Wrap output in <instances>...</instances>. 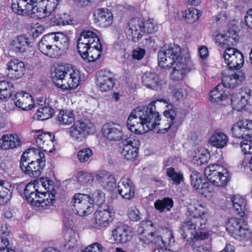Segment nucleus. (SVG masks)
<instances>
[{"instance_id": "nucleus-1", "label": "nucleus", "mask_w": 252, "mask_h": 252, "mask_svg": "<svg viewBox=\"0 0 252 252\" xmlns=\"http://www.w3.org/2000/svg\"><path fill=\"white\" fill-rule=\"evenodd\" d=\"M184 48H167L158 53V65L163 69L171 68L170 77L173 81L184 79L187 69V64L182 57Z\"/></svg>"}, {"instance_id": "nucleus-2", "label": "nucleus", "mask_w": 252, "mask_h": 252, "mask_svg": "<svg viewBox=\"0 0 252 252\" xmlns=\"http://www.w3.org/2000/svg\"><path fill=\"white\" fill-rule=\"evenodd\" d=\"M42 186L45 189L52 188L53 191H39L35 188L34 183H28L24 189V195L27 201L32 205L41 207L43 209H53L55 202V193H53V182L48 178L40 181Z\"/></svg>"}, {"instance_id": "nucleus-3", "label": "nucleus", "mask_w": 252, "mask_h": 252, "mask_svg": "<svg viewBox=\"0 0 252 252\" xmlns=\"http://www.w3.org/2000/svg\"><path fill=\"white\" fill-rule=\"evenodd\" d=\"M51 4L49 0H12L11 7L18 14L40 19L52 13Z\"/></svg>"}, {"instance_id": "nucleus-4", "label": "nucleus", "mask_w": 252, "mask_h": 252, "mask_svg": "<svg viewBox=\"0 0 252 252\" xmlns=\"http://www.w3.org/2000/svg\"><path fill=\"white\" fill-rule=\"evenodd\" d=\"M54 83L63 90L73 89L81 81L79 71L70 64L58 65L52 72Z\"/></svg>"}, {"instance_id": "nucleus-5", "label": "nucleus", "mask_w": 252, "mask_h": 252, "mask_svg": "<svg viewBox=\"0 0 252 252\" xmlns=\"http://www.w3.org/2000/svg\"><path fill=\"white\" fill-rule=\"evenodd\" d=\"M137 116H139L141 120L140 122L142 123L145 127V131L150 130L157 131L159 128L158 127L160 120V116L158 112L156 111L155 102H151L147 107H138L136 109Z\"/></svg>"}, {"instance_id": "nucleus-6", "label": "nucleus", "mask_w": 252, "mask_h": 252, "mask_svg": "<svg viewBox=\"0 0 252 252\" xmlns=\"http://www.w3.org/2000/svg\"><path fill=\"white\" fill-rule=\"evenodd\" d=\"M90 195L84 193H75L71 201V205L73 212L80 217H85L91 214L94 211Z\"/></svg>"}, {"instance_id": "nucleus-7", "label": "nucleus", "mask_w": 252, "mask_h": 252, "mask_svg": "<svg viewBox=\"0 0 252 252\" xmlns=\"http://www.w3.org/2000/svg\"><path fill=\"white\" fill-rule=\"evenodd\" d=\"M204 173L208 181L217 187L225 186L229 181L227 170L219 164H212L206 167Z\"/></svg>"}, {"instance_id": "nucleus-8", "label": "nucleus", "mask_w": 252, "mask_h": 252, "mask_svg": "<svg viewBox=\"0 0 252 252\" xmlns=\"http://www.w3.org/2000/svg\"><path fill=\"white\" fill-rule=\"evenodd\" d=\"M94 131V126L89 120L75 122L68 130L72 140L78 142L84 141L88 134H93Z\"/></svg>"}, {"instance_id": "nucleus-9", "label": "nucleus", "mask_w": 252, "mask_h": 252, "mask_svg": "<svg viewBox=\"0 0 252 252\" xmlns=\"http://www.w3.org/2000/svg\"><path fill=\"white\" fill-rule=\"evenodd\" d=\"M226 229L236 239L243 240L251 237V231L248 225L241 219L231 218L226 223Z\"/></svg>"}, {"instance_id": "nucleus-10", "label": "nucleus", "mask_w": 252, "mask_h": 252, "mask_svg": "<svg viewBox=\"0 0 252 252\" xmlns=\"http://www.w3.org/2000/svg\"><path fill=\"white\" fill-rule=\"evenodd\" d=\"M45 165V161H34L29 158L27 153H23L20 163L21 169L25 174L36 178L41 174V170Z\"/></svg>"}, {"instance_id": "nucleus-11", "label": "nucleus", "mask_w": 252, "mask_h": 252, "mask_svg": "<svg viewBox=\"0 0 252 252\" xmlns=\"http://www.w3.org/2000/svg\"><path fill=\"white\" fill-rule=\"evenodd\" d=\"M202 219L190 218L181 224L180 233L183 237L188 241H193L198 235L197 229H202Z\"/></svg>"}, {"instance_id": "nucleus-12", "label": "nucleus", "mask_w": 252, "mask_h": 252, "mask_svg": "<svg viewBox=\"0 0 252 252\" xmlns=\"http://www.w3.org/2000/svg\"><path fill=\"white\" fill-rule=\"evenodd\" d=\"M223 57L230 69L238 70L243 66L244 56L237 48H226L223 53Z\"/></svg>"}, {"instance_id": "nucleus-13", "label": "nucleus", "mask_w": 252, "mask_h": 252, "mask_svg": "<svg viewBox=\"0 0 252 252\" xmlns=\"http://www.w3.org/2000/svg\"><path fill=\"white\" fill-rule=\"evenodd\" d=\"M96 86L102 92L111 90L114 87L115 75L110 70L103 69L97 73Z\"/></svg>"}, {"instance_id": "nucleus-14", "label": "nucleus", "mask_w": 252, "mask_h": 252, "mask_svg": "<svg viewBox=\"0 0 252 252\" xmlns=\"http://www.w3.org/2000/svg\"><path fill=\"white\" fill-rule=\"evenodd\" d=\"M102 134L108 140L111 141H124L125 138H128L124 135L122 126L117 123H109L105 124L102 127Z\"/></svg>"}, {"instance_id": "nucleus-15", "label": "nucleus", "mask_w": 252, "mask_h": 252, "mask_svg": "<svg viewBox=\"0 0 252 252\" xmlns=\"http://www.w3.org/2000/svg\"><path fill=\"white\" fill-rule=\"evenodd\" d=\"M190 184L194 189L199 193L207 196L211 192L209 183L206 181L202 173L196 171H192L190 175Z\"/></svg>"}, {"instance_id": "nucleus-16", "label": "nucleus", "mask_w": 252, "mask_h": 252, "mask_svg": "<svg viewBox=\"0 0 252 252\" xmlns=\"http://www.w3.org/2000/svg\"><path fill=\"white\" fill-rule=\"evenodd\" d=\"M142 83L146 88L157 92L161 91L166 86L165 81L156 73L146 72L142 76Z\"/></svg>"}, {"instance_id": "nucleus-17", "label": "nucleus", "mask_w": 252, "mask_h": 252, "mask_svg": "<svg viewBox=\"0 0 252 252\" xmlns=\"http://www.w3.org/2000/svg\"><path fill=\"white\" fill-rule=\"evenodd\" d=\"M123 149L121 152L122 156L127 160L133 161L138 156V141L133 137H129L124 139Z\"/></svg>"}, {"instance_id": "nucleus-18", "label": "nucleus", "mask_w": 252, "mask_h": 252, "mask_svg": "<svg viewBox=\"0 0 252 252\" xmlns=\"http://www.w3.org/2000/svg\"><path fill=\"white\" fill-rule=\"evenodd\" d=\"M119 193L126 199H131L134 196L135 187L132 180L128 177L123 178L118 183Z\"/></svg>"}, {"instance_id": "nucleus-19", "label": "nucleus", "mask_w": 252, "mask_h": 252, "mask_svg": "<svg viewBox=\"0 0 252 252\" xmlns=\"http://www.w3.org/2000/svg\"><path fill=\"white\" fill-rule=\"evenodd\" d=\"M93 19L94 24L102 28H105L112 23L113 17L107 9L105 10L103 8H99L94 12Z\"/></svg>"}, {"instance_id": "nucleus-20", "label": "nucleus", "mask_w": 252, "mask_h": 252, "mask_svg": "<svg viewBox=\"0 0 252 252\" xmlns=\"http://www.w3.org/2000/svg\"><path fill=\"white\" fill-rule=\"evenodd\" d=\"M214 40L217 46L224 47H231L235 46L239 41V36L236 32H228L225 34H219L216 36Z\"/></svg>"}, {"instance_id": "nucleus-21", "label": "nucleus", "mask_w": 252, "mask_h": 252, "mask_svg": "<svg viewBox=\"0 0 252 252\" xmlns=\"http://www.w3.org/2000/svg\"><path fill=\"white\" fill-rule=\"evenodd\" d=\"M113 214L108 207L103 209L99 208L94 214L95 223L101 227L108 226L113 220Z\"/></svg>"}, {"instance_id": "nucleus-22", "label": "nucleus", "mask_w": 252, "mask_h": 252, "mask_svg": "<svg viewBox=\"0 0 252 252\" xmlns=\"http://www.w3.org/2000/svg\"><path fill=\"white\" fill-rule=\"evenodd\" d=\"M96 180L103 189L113 190L116 186V180L114 177L106 171H102L95 176Z\"/></svg>"}, {"instance_id": "nucleus-23", "label": "nucleus", "mask_w": 252, "mask_h": 252, "mask_svg": "<svg viewBox=\"0 0 252 252\" xmlns=\"http://www.w3.org/2000/svg\"><path fill=\"white\" fill-rule=\"evenodd\" d=\"M15 104L22 110H31L33 107L32 97L27 93H17L14 95Z\"/></svg>"}, {"instance_id": "nucleus-24", "label": "nucleus", "mask_w": 252, "mask_h": 252, "mask_svg": "<svg viewBox=\"0 0 252 252\" xmlns=\"http://www.w3.org/2000/svg\"><path fill=\"white\" fill-rule=\"evenodd\" d=\"M7 69L12 75L11 77L17 80L24 76L25 65L24 62L17 59L12 60L7 63Z\"/></svg>"}, {"instance_id": "nucleus-25", "label": "nucleus", "mask_w": 252, "mask_h": 252, "mask_svg": "<svg viewBox=\"0 0 252 252\" xmlns=\"http://www.w3.org/2000/svg\"><path fill=\"white\" fill-rule=\"evenodd\" d=\"M58 5L53 7L52 13L54 15L49 19V25L50 26H64L69 25L72 22L70 15L65 12L58 13L57 12Z\"/></svg>"}, {"instance_id": "nucleus-26", "label": "nucleus", "mask_w": 252, "mask_h": 252, "mask_svg": "<svg viewBox=\"0 0 252 252\" xmlns=\"http://www.w3.org/2000/svg\"><path fill=\"white\" fill-rule=\"evenodd\" d=\"M128 26L131 32L132 40L134 42L138 41L141 37V32H143V20L138 17L132 18L129 20Z\"/></svg>"}, {"instance_id": "nucleus-27", "label": "nucleus", "mask_w": 252, "mask_h": 252, "mask_svg": "<svg viewBox=\"0 0 252 252\" xmlns=\"http://www.w3.org/2000/svg\"><path fill=\"white\" fill-rule=\"evenodd\" d=\"M137 113L136 112L135 109H134L131 114L128 118L127 125L128 128L133 132L136 134L142 133V131H145V127L142 123H141V120L139 116H137Z\"/></svg>"}, {"instance_id": "nucleus-28", "label": "nucleus", "mask_w": 252, "mask_h": 252, "mask_svg": "<svg viewBox=\"0 0 252 252\" xmlns=\"http://www.w3.org/2000/svg\"><path fill=\"white\" fill-rule=\"evenodd\" d=\"M128 231L129 229L127 226L120 224L113 230L112 236L116 242L125 243L131 239Z\"/></svg>"}, {"instance_id": "nucleus-29", "label": "nucleus", "mask_w": 252, "mask_h": 252, "mask_svg": "<svg viewBox=\"0 0 252 252\" xmlns=\"http://www.w3.org/2000/svg\"><path fill=\"white\" fill-rule=\"evenodd\" d=\"M12 187L6 180H0V205L7 203L11 199Z\"/></svg>"}, {"instance_id": "nucleus-30", "label": "nucleus", "mask_w": 252, "mask_h": 252, "mask_svg": "<svg viewBox=\"0 0 252 252\" xmlns=\"http://www.w3.org/2000/svg\"><path fill=\"white\" fill-rule=\"evenodd\" d=\"M244 78L243 75H239L236 73L226 75H223L222 77V83L220 85L224 88H234L239 84Z\"/></svg>"}, {"instance_id": "nucleus-31", "label": "nucleus", "mask_w": 252, "mask_h": 252, "mask_svg": "<svg viewBox=\"0 0 252 252\" xmlns=\"http://www.w3.org/2000/svg\"><path fill=\"white\" fill-rule=\"evenodd\" d=\"M21 141L13 134L3 135L0 139V147L5 150L13 149L20 145Z\"/></svg>"}, {"instance_id": "nucleus-32", "label": "nucleus", "mask_w": 252, "mask_h": 252, "mask_svg": "<svg viewBox=\"0 0 252 252\" xmlns=\"http://www.w3.org/2000/svg\"><path fill=\"white\" fill-rule=\"evenodd\" d=\"M250 98V95L248 94L246 96L242 94L233 95L231 98L232 108L237 111H240L245 108Z\"/></svg>"}, {"instance_id": "nucleus-33", "label": "nucleus", "mask_w": 252, "mask_h": 252, "mask_svg": "<svg viewBox=\"0 0 252 252\" xmlns=\"http://www.w3.org/2000/svg\"><path fill=\"white\" fill-rule=\"evenodd\" d=\"M36 143L40 149L47 151V146L52 144L54 140V136L51 132L44 133L38 135L35 137Z\"/></svg>"}, {"instance_id": "nucleus-34", "label": "nucleus", "mask_w": 252, "mask_h": 252, "mask_svg": "<svg viewBox=\"0 0 252 252\" xmlns=\"http://www.w3.org/2000/svg\"><path fill=\"white\" fill-rule=\"evenodd\" d=\"M227 141V136L220 131H216L209 139L211 144L218 148H222L224 147Z\"/></svg>"}, {"instance_id": "nucleus-35", "label": "nucleus", "mask_w": 252, "mask_h": 252, "mask_svg": "<svg viewBox=\"0 0 252 252\" xmlns=\"http://www.w3.org/2000/svg\"><path fill=\"white\" fill-rule=\"evenodd\" d=\"M231 200L236 213L241 217H243L246 210L245 199L240 195H236L232 197Z\"/></svg>"}, {"instance_id": "nucleus-36", "label": "nucleus", "mask_w": 252, "mask_h": 252, "mask_svg": "<svg viewBox=\"0 0 252 252\" xmlns=\"http://www.w3.org/2000/svg\"><path fill=\"white\" fill-rule=\"evenodd\" d=\"M14 92L12 84L6 81H0V99L10 98Z\"/></svg>"}, {"instance_id": "nucleus-37", "label": "nucleus", "mask_w": 252, "mask_h": 252, "mask_svg": "<svg viewBox=\"0 0 252 252\" xmlns=\"http://www.w3.org/2000/svg\"><path fill=\"white\" fill-rule=\"evenodd\" d=\"M181 13L182 17L185 18L187 22L190 24L195 22L201 15L200 12L193 7L183 11Z\"/></svg>"}, {"instance_id": "nucleus-38", "label": "nucleus", "mask_w": 252, "mask_h": 252, "mask_svg": "<svg viewBox=\"0 0 252 252\" xmlns=\"http://www.w3.org/2000/svg\"><path fill=\"white\" fill-rule=\"evenodd\" d=\"M58 119L61 124L69 125L74 121V114L72 110H62L58 114Z\"/></svg>"}, {"instance_id": "nucleus-39", "label": "nucleus", "mask_w": 252, "mask_h": 252, "mask_svg": "<svg viewBox=\"0 0 252 252\" xmlns=\"http://www.w3.org/2000/svg\"><path fill=\"white\" fill-rule=\"evenodd\" d=\"M174 242V238L171 232H167L164 236V237L161 236H158L156 237H155L153 243L159 246L165 247L167 245H171L173 244Z\"/></svg>"}, {"instance_id": "nucleus-40", "label": "nucleus", "mask_w": 252, "mask_h": 252, "mask_svg": "<svg viewBox=\"0 0 252 252\" xmlns=\"http://www.w3.org/2000/svg\"><path fill=\"white\" fill-rule=\"evenodd\" d=\"M155 208L160 212L165 210L169 211L173 206V201L170 198H164L163 199H158L154 203Z\"/></svg>"}, {"instance_id": "nucleus-41", "label": "nucleus", "mask_w": 252, "mask_h": 252, "mask_svg": "<svg viewBox=\"0 0 252 252\" xmlns=\"http://www.w3.org/2000/svg\"><path fill=\"white\" fill-rule=\"evenodd\" d=\"M223 86L220 84L217 85L215 88L210 93L209 99L215 102H219L224 100L227 95L222 91Z\"/></svg>"}, {"instance_id": "nucleus-42", "label": "nucleus", "mask_w": 252, "mask_h": 252, "mask_svg": "<svg viewBox=\"0 0 252 252\" xmlns=\"http://www.w3.org/2000/svg\"><path fill=\"white\" fill-rule=\"evenodd\" d=\"M54 110L48 106L40 107L37 111L35 115L38 120L44 121L47 120L54 115Z\"/></svg>"}, {"instance_id": "nucleus-43", "label": "nucleus", "mask_w": 252, "mask_h": 252, "mask_svg": "<svg viewBox=\"0 0 252 252\" xmlns=\"http://www.w3.org/2000/svg\"><path fill=\"white\" fill-rule=\"evenodd\" d=\"M189 216L192 218H201L205 213L204 207L200 203H195L190 205L188 208Z\"/></svg>"}, {"instance_id": "nucleus-44", "label": "nucleus", "mask_w": 252, "mask_h": 252, "mask_svg": "<svg viewBox=\"0 0 252 252\" xmlns=\"http://www.w3.org/2000/svg\"><path fill=\"white\" fill-rule=\"evenodd\" d=\"M174 119V118L173 116H170L169 119L167 117L162 122V125L163 126H161V124L159 123V125H158V127L156 126L157 129L159 128V130H158L157 131L155 132H160L164 133L167 131L170 128H171L173 130L176 129L177 126L173 122Z\"/></svg>"}, {"instance_id": "nucleus-45", "label": "nucleus", "mask_w": 252, "mask_h": 252, "mask_svg": "<svg viewBox=\"0 0 252 252\" xmlns=\"http://www.w3.org/2000/svg\"><path fill=\"white\" fill-rule=\"evenodd\" d=\"M166 174L173 181V183L179 185L184 180L183 174L181 172H176L173 167H170L166 170Z\"/></svg>"}, {"instance_id": "nucleus-46", "label": "nucleus", "mask_w": 252, "mask_h": 252, "mask_svg": "<svg viewBox=\"0 0 252 252\" xmlns=\"http://www.w3.org/2000/svg\"><path fill=\"white\" fill-rule=\"evenodd\" d=\"M92 201H93V205L94 207V204L99 206L101 208V206L104 203L105 201V194L100 190L94 191L91 196Z\"/></svg>"}, {"instance_id": "nucleus-47", "label": "nucleus", "mask_w": 252, "mask_h": 252, "mask_svg": "<svg viewBox=\"0 0 252 252\" xmlns=\"http://www.w3.org/2000/svg\"><path fill=\"white\" fill-rule=\"evenodd\" d=\"M10 45L14 47L29 46V39L25 35L17 36L10 39Z\"/></svg>"}, {"instance_id": "nucleus-48", "label": "nucleus", "mask_w": 252, "mask_h": 252, "mask_svg": "<svg viewBox=\"0 0 252 252\" xmlns=\"http://www.w3.org/2000/svg\"><path fill=\"white\" fill-rule=\"evenodd\" d=\"M154 223L149 220L143 221L140 223V226L138 227L137 233L138 234L151 233L153 231Z\"/></svg>"}, {"instance_id": "nucleus-49", "label": "nucleus", "mask_w": 252, "mask_h": 252, "mask_svg": "<svg viewBox=\"0 0 252 252\" xmlns=\"http://www.w3.org/2000/svg\"><path fill=\"white\" fill-rule=\"evenodd\" d=\"M23 153H27L30 159L35 157L36 161H45V155L39 149L34 148H30L28 149V151H25Z\"/></svg>"}, {"instance_id": "nucleus-50", "label": "nucleus", "mask_w": 252, "mask_h": 252, "mask_svg": "<svg viewBox=\"0 0 252 252\" xmlns=\"http://www.w3.org/2000/svg\"><path fill=\"white\" fill-rule=\"evenodd\" d=\"M143 32L148 34L153 33L158 30L157 25L155 23L154 19H149L145 22L143 21Z\"/></svg>"}, {"instance_id": "nucleus-51", "label": "nucleus", "mask_w": 252, "mask_h": 252, "mask_svg": "<svg viewBox=\"0 0 252 252\" xmlns=\"http://www.w3.org/2000/svg\"><path fill=\"white\" fill-rule=\"evenodd\" d=\"M78 182L82 185L91 184L94 181V177L92 173L86 172H80L78 175Z\"/></svg>"}, {"instance_id": "nucleus-52", "label": "nucleus", "mask_w": 252, "mask_h": 252, "mask_svg": "<svg viewBox=\"0 0 252 252\" xmlns=\"http://www.w3.org/2000/svg\"><path fill=\"white\" fill-rule=\"evenodd\" d=\"M94 35V33L90 31H84L80 33L78 39L76 47H81V46H88V36Z\"/></svg>"}, {"instance_id": "nucleus-53", "label": "nucleus", "mask_w": 252, "mask_h": 252, "mask_svg": "<svg viewBox=\"0 0 252 252\" xmlns=\"http://www.w3.org/2000/svg\"><path fill=\"white\" fill-rule=\"evenodd\" d=\"M93 153L90 148H84L80 150L78 153L77 158L81 162H85L89 160L91 157L93 156Z\"/></svg>"}, {"instance_id": "nucleus-54", "label": "nucleus", "mask_w": 252, "mask_h": 252, "mask_svg": "<svg viewBox=\"0 0 252 252\" xmlns=\"http://www.w3.org/2000/svg\"><path fill=\"white\" fill-rule=\"evenodd\" d=\"M232 133L233 135L238 138H248V136H246L245 133L244 128L238 124V122H236L231 128Z\"/></svg>"}, {"instance_id": "nucleus-55", "label": "nucleus", "mask_w": 252, "mask_h": 252, "mask_svg": "<svg viewBox=\"0 0 252 252\" xmlns=\"http://www.w3.org/2000/svg\"><path fill=\"white\" fill-rule=\"evenodd\" d=\"M0 252H15L12 244L6 237H0Z\"/></svg>"}, {"instance_id": "nucleus-56", "label": "nucleus", "mask_w": 252, "mask_h": 252, "mask_svg": "<svg viewBox=\"0 0 252 252\" xmlns=\"http://www.w3.org/2000/svg\"><path fill=\"white\" fill-rule=\"evenodd\" d=\"M193 248L195 252H210V245L205 244L204 241H199L198 239L194 242Z\"/></svg>"}, {"instance_id": "nucleus-57", "label": "nucleus", "mask_w": 252, "mask_h": 252, "mask_svg": "<svg viewBox=\"0 0 252 252\" xmlns=\"http://www.w3.org/2000/svg\"><path fill=\"white\" fill-rule=\"evenodd\" d=\"M238 122V124L240 125L242 128H244L246 136H248V138L252 137V121L245 119Z\"/></svg>"}, {"instance_id": "nucleus-58", "label": "nucleus", "mask_w": 252, "mask_h": 252, "mask_svg": "<svg viewBox=\"0 0 252 252\" xmlns=\"http://www.w3.org/2000/svg\"><path fill=\"white\" fill-rule=\"evenodd\" d=\"M40 51L50 58H57L61 55V48H41Z\"/></svg>"}, {"instance_id": "nucleus-59", "label": "nucleus", "mask_w": 252, "mask_h": 252, "mask_svg": "<svg viewBox=\"0 0 252 252\" xmlns=\"http://www.w3.org/2000/svg\"><path fill=\"white\" fill-rule=\"evenodd\" d=\"M209 159V154H203L199 155L198 156H195L192 160V161L194 164H196L197 165H202L207 163Z\"/></svg>"}, {"instance_id": "nucleus-60", "label": "nucleus", "mask_w": 252, "mask_h": 252, "mask_svg": "<svg viewBox=\"0 0 252 252\" xmlns=\"http://www.w3.org/2000/svg\"><path fill=\"white\" fill-rule=\"evenodd\" d=\"M89 50V58H88V62H94L98 59L102 52V48H87Z\"/></svg>"}, {"instance_id": "nucleus-61", "label": "nucleus", "mask_w": 252, "mask_h": 252, "mask_svg": "<svg viewBox=\"0 0 252 252\" xmlns=\"http://www.w3.org/2000/svg\"><path fill=\"white\" fill-rule=\"evenodd\" d=\"M154 234V232L151 231V233L149 232L148 233L139 234L141 235L140 240L142 242L146 244L153 243L155 239Z\"/></svg>"}, {"instance_id": "nucleus-62", "label": "nucleus", "mask_w": 252, "mask_h": 252, "mask_svg": "<svg viewBox=\"0 0 252 252\" xmlns=\"http://www.w3.org/2000/svg\"><path fill=\"white\" fill-rule=\"evenodd\" d=\"M129 219L132 220L137 221L140 219V214L139 211L135 207L131 208L128 213Z\"/></svg>"}, {"instance_id": "nucleus-63", "label": "nucleus", "mask_w": 252, "mask_h": 252, "mask_svg": "<svg viewBox=\"0 0 252 252\" xmlns=\"http://www.w3.org/2000/svg\"><path fill=\"white\" fill-rule=\"evenodd\" d=\"M102 249L103 247L100 244L95 243L87 247L82 252H101Z\"/></svg>"}, {"instance_id": "nucleus-64", "label": "nucleus", "mask_w": 252, "mask_h": 252, "mask_svg": "<svg viewBox=\"0 0 252 252\" xmlns=\"http://www.w3.org/2000/svg\"><path fill=\"white\" fill-rule=\"evenodd\" d=\"M146 51L143 48H134L132 52V57L133 59L140 60L144 56Z\"/></svg>"}]
</instances>
